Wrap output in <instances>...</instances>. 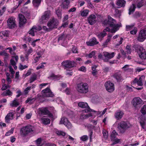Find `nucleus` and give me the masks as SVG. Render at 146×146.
<instances>
[{"label":"nucleus","instance_id":"obj_53","mask_svg":"<svg viewBox=\"0 0 146 146\" xmlns=\"http://www.w3.org/2000/svg\"><path fill=\"white\" fill-rule=\"evenodd\" d=\"M135 27L134 25H127L126 26V30L127 31H129L133 29Z\"/></svg>","mask_w":146,"mask_h":146},{"label":"nucleus","instance_id":"obj_20","mask_svg":"<svg viewBox=\"0 0 146 146\" xmlns=\"http://www.w3.org/2000/svg\"><path fill=\"white\" fill-rule=\"evenodd\" d=\"M14 113L12 111L7 114L5 118V121L6 123H10V120L13 119V116Z\"/></svg>","mask_w":146,"mask_h":146},{"label":"nucleus","instance_id":"obj_5","mask_svg":"<svg viewBox=\"0 0 146 146\" xmlns=\"http://www.w3.org/2000/svg\"><path fill=\"white\" fill-rule=\"evenodd\" d=\"M135 48L141 58L142 59L146 58V52L142 46L137 45L135 46Z\"/></svg>","mask_w":146,"mask_h":146},{"label":"nucleus","instance_id":"obj_28","mask_svg":"<svg viewBox=\"0 0 146 146\" xmlns=\"http://www.w3.org/2000/svg\"><path fill=\"white\" fill-rule=\"evenodd\" d=\"M78 105L79 107L83 108H87L89 107L88 104L85 102H80L78 103Z\"/></svg>","mask_w":146,"mask_h":146},{"label":"nucleus","instance_id":"obj_29","mask_svg":"<svg viewBox=\"0 0 146 146\" xmlns=\"http://www.w3.org/2000/svg\"><path fill=\"white\" fill-rule=\"evenodd\" d=\"M6 80L7 82V84H9L11 83L12 82V80L11 79V76L10 74L8 72L6 73Z\"/></svg>","mask_w":146,"mask_h":146},{"label":"nucleus","instance_id":"obj_13","mask_svg":"<svg viewBox=\"0 0 146 146\" xmlns=\"http://www.w3.org/2000/svg\"><path fill=\"white\" fill-rule=\"evenodd\" d=\"M106 90L109 92H112L114 90V84L110 81H108L105 84Z\"/></svg>","mask_w":146,"mask_h":146},{"label":"nucleus","instance_id":"obj_2","mask_svg":"<svg viewBox=\"0 0 146 146\" xmlns=\"http://www.w3.org/2000/svg\"><path fill=\"white\" fill-rule=\"evenodd\" d=\"M131 124L127 122L122 121L118 124L117 128L120 133H125L127 129L131 127Z\"/></svg>","mask_w":146,"mask_h":146},{"label":"nucleus","instance_id":"obj_61","mask_svg":"<svg viewBox=\"0 0 146 146\" xmlns=\"http://www.w3.org/2000/svg\"><path fill=\"white\" fill-rule=\"evenodd\" d=\"M126 50L127 53L128 54H130L131 53V49L130 46L129 45H127L126 47Z\"/></svg>","mask_w":146,"mask_h":146},{"label":"nucleus","instance_id":"obj_14","mask_svg":"<svg viewBox=\"0 0 146 146\" xmlns=\"http://www.w3.org/2000/svg\"><path fill=\"white\" fill-rule=\"evenodd\" d=\"M142 100L139 97H136L133 98L132 101V104L135 108H137L142 104Z\"/></svg>","mask_w":146,"mask_h":146},{"label":"nucleus","instance_id":"obj_1","mask_svg":"<svg viewBox=\"0 0 146 146\" xmlns=\"http://www.w3.org/2000/svg\"><path fill=\"white\" fill-rule=\"evenodd\" d=\"M108 20H105L103 21V24L104 25H109L110 27H112L111 32L112 33H115L121 26V24H116V21L115 20L112 18L110 15L108 16Z\"/></svg>","mask_w":146,"mask_h":146},{"label":"nucleus","instance_id":"obj_62","mask_svg":"<svg viewBox=\"0 0 146 146\" xmlns=\"http://www.w3.org/2000/svg\"><path fill=\"white\" fill-rule=\"evenodd\" d=\"M42 29L45 32H49L52 30L50 28L48 27V28H47L45 26L42 27Z\"/></svg>","mask_w":146,"mask_h":146},{"label":"nucleus","instance_id":"obj_33","mask_svg":"<svg viewBox=\"0 0 146 146\" xmlns=\"http://www.w3.org/2000/svg\"><path fill=\"white\" fill-rule=\"evenodd\" d=\"M37 75L35 74H33L31 76L29 81L30 83H31L36 79Z\"/></svg>","mask_w":146,"mask_h":146},{"label":"nucleus","instance_id":"obj_47","mask_svg":"<svg viewBox=\"0 0 146 146\" xmlns=\"http://www.w3.org/2000/svg\"><path fill=\"white\" fill-rule=\"evenodd\" d=\"M66 38V36L64 34H62L60 35L58 38V41L62 40L64 41Z\"/></svg>","mask_w":146,"mask_h":146},{"label":"nucleus","instance_id":"obj_24","mask_svg":"<svg viewBox=\"0 0 146 146\" xmlns=\"http://www.w3.org/2000/svg\"><path fill=\"white\" fill-rule=\"evenodd\" d=\"M122 72L119 71L115 73L113 75V77L115 78L117 81H119L123 80L121 76Z\"/></svg>","mask_w":146,"mask_h":146},{"label":"nucleus","instance_id":"obj_21","mask_svg":"<svg viewBox=\"0 0 146 146\" xmlns=\"http://www.w3.org/2000/svg\"><path fill=\"white\" fill-rule=\"evenodd\" d=\"M99 43L98 41L95 37H93L90 39L89 41L86 42V44L88 46H92L94 45L98 44Z\"/></svg>","mask_w":146,"mask_h":146},{"label":"nucleus","instance_id":"obj_15","mask_svg":"<svg viewBox=\"0 0 146 146\" xmlns=\"http://www.w3.org/2000/svg\"><path fill=\"white\" fill-rule=\"evenodd\" d=\"M103 55L104 56V62H108L109 60L113 58L115 55V53L112 52L110 54L108 52H104L103 53Z\"/></svg>","mask_w":146,"mask_h":146},{"label":"nucleus","instance_id":"obj_11","mask_svg":"<svg viewBox=\"0 0 146 146\" xmlns=\"http://www.w3.org/2000/svg\"><path fill=\"white\" fill-rule=\"evenodd\" d=\"M59 124H64L68 129H70L72 127L71 123L68 121L67 118L65 117H63L61 118Z\"/></svg>","mask_w":146,"mask_h":146},{"label":"nucleus","instance_id":"obj_57","mask_svg":"<svg viewBox=\"0 0 146 146\" xmlns=\"http://www.w3.org/2000/svg\"><path fill=\"white\" fill-rule=\"evenodd\" d=\"M56 134L58 135L64 136L65 135V133L64 132L61 131H56Z\"/></svg>","mask_w":146,"mask_h":146},{"label":"nucleus","instance_id":"obj_17","mask_svg":"<svg viewBox=\"0 0 146 146\" xmlns=\"http://www.w3.org/2000/svg\"><path fill=\"white\" fill-rule=\"evenodd\" d=\"M87 21L90 25H93L96 21V16L94 15L91 14L87 18Z\"/></svg>","mask_w":146,"mask_h":146},{"label":"nucleus","instance_id":"obj_34","mask_svg":"<svg viewBox=\"0 0 146 146\" xmlns=\"http://www.w3.org/2000/svg\"><path fill=\"white\" fill-rule=\"evenodd\" d=\"M19 104V103L18 102L17 100L15 99L10 104V105L12 107H16Z\"/></svg>","mask_w":146,"mask_h":146},{"label":"nucleus","instance_id":"obj_39","mask_svg":"<svg viewBox=\"0 0 146 146\" xmlns=\"http://www.w3.org/2000/svg\"><path fill=\"white\" fill-rule=\"evenodd\" d=\"M89 10L85 9L81 12V15L82 17H86L88 14Z\"/></svg>","mask_w":146,"mask_h":146},{"label":"nucleus","instance_id":"obj_9","mask_svg":"<svg viewBox=\"0 0 146 146\" xmlns=\"http://www.w3.org/2000/svg\"><path fill=\"white\" fill-rule=\"evenodd\" d=\"M7 23V26L9 29H13L16 26L15 18L13 17H10L8 19Z\"/></svg>","mask_w":146,"mask_h":146},{"label":"nucleus","instance_id":"obj_35","mask_svg":"<svg viewBox=\"0 0 146 146\" xmlns=\"http://www.w3.org/2000/svg\"><path fill=\"white\" fill-rule=\"evenodd\" d=\"M123 70L125 72H132L133 70L129 68V65H125L122 68Z\"/></svg>","mask_w":146,"mask_h":146},{"label":"nucleus","instance_id":"obj_37","mask_svg":"<svg viewBox=\"0 0 146 146\" xmlns=\"http://www.w3.org/2000/svg\"><path fill=\"white\" fill-rule=\"evenodd\" d=\"M135 8V6L134 4H132V5L130 6L129 9V15L131 14L134 11Z\"/></svg>","mask_w":146,"mask_h":146},{"label":"nucleus","instance_id":"obj_16","mask_svg":"<svg viewBox=\"0 0 146 146\" xmlns=\"http://www.w3.org/2000/svg\"><path fill=\"white\" fill-rule=\"evenodd\" d=\"M38 113L39 114L41 115H47L50 116L52 114L47 108H40L39 109Z\"/></svg>","mask_w":146,"mask_h":146},{"label":"nucleus","instance_id":"obj_63","mask_svg":"<svg viewBox=\"0 0 146 146\" xmlns=\"http://www.w3.org/2000/svg\"><path fill=\"white\" fill-rule=\"evenodd\" d=\"M146 68H139V67H137L135 69V70L136 72H139L141 71H142L145 70Z\"/></svg>","mask_w":146,"mask_h":146},{"label":"nucleus","instance_id":"obj_7","mask_svg":"<svg viewBox=\"0 0 146 146\" xmlns=\"http://www.w3.org/2000/svg\"><path fill=\"white\" fill-rule=\"evenodd\" d=\"M137 39L140 42H143L146 39V26L140 31Z\"/></svg>","mask_w":146,"mask_h":146},{"label":"nucleus","instance_id":"obj_19","mask_svg":"<svg viewBox=\"0 0 146 146\" xmlns=\"http://www.w3.org/2000/svg\"><path fill=\"white\" fill-rule=\"evenodd\" d=\"M145 78V76H143L140 77L139 79L137 78H135L133 81V84L137 83V85L139 86L143 85V82Z\"/></svg>","mask_w":146,"mask_h":146},{"label":"nucleus","instance_id":"obj_50","mask_svg":"<svg viewBox=\"0 0 146 146\" xmlns=\"http://www.w3.org/2000/svg\"><path fill=\"white\" fill-rule=\"evenodd\" d=\"M88 137L86 135H84L80 137V139L82 141H85L88 139Z\"/></svg>","mask_w":146,"mask_h":146},{"label":"nucleus","instance_id":"obj_48","mask_svg":"<svg viewBox=\"0 0 146 146\" xmlns=\"http://www.w3.org/2000/svg\"><path fill=\"white\" fill-rule=\"evenodd\" d=\"M86 109L83 110L82 111L83 113H87L90 111H93L94 112H96V111L93 110H92L90 109V108L89 106L88 107H87V108H86Z\"/></svg>","mask_w":146,"mask_h":146},{"label":"nucleus","instance_id":"obj_45","mask_svg":"<svg viewBox=\"0 0 146 146\" xmlns=\"http://www.w3.org/2000/svg\"><path fill=\"white\" fill-rule=\"evenodd\" d=\"M0 35H3L4 37H7L9 36V32L7 31H3L0 33Z\"/></svg>","mask_w":146,"mask_h":146},{"label":"nucleus","instance_id":"obj_42","mask_svg":"<svg viewBox=\"0 0 146 146\" xmlns=\"http://www.w3.org/2000/svg\"><path fill=\"white\" fill-rule=\"evenodd\" d=\"M92 116V114L90 113L89 114H86V115H83V114H82L81 115L80 117L81 118H82L83 119H86Z\"/></svg>","mask_w":146,"mask_h":146},{"label":"nucleus","instance_id":"obj_26","mask_svg":"<svg viewBox=\"0 0 146 146\" xmlns=\"http://www.w3.org/2000/svg\"><path fill=\"white\" fill-rule=\"evenodd\" d=\"M41 120L42 123L44 125L49 124L50 123V119L48 118L44 117H42L41 118Z\"/></svg>","mask_w":146,"mask_h":146},{"label":"nucleus","instance_id":"obj_31","mask_svg":"<svg viewBox=\"0 0 146 146\" xmlns=\"http://www.w3.org/2000/svg\"><path fill=\"white\" fill-rule=\"evenodd\" d=\"M42 0H33L32 3L35 7H38L40 5Z\"/></svg>","mask_w":146,"mask_h":146},{"label":"nucleus","instance_id":"obj_27","mask_svg":"<svg viewBox=\"0 0 146 146\" xmlns=\"http://www.w3.org/2000/svg\"><path fill=\"white\" fill-rule=\"evenodd\" d=\"M118 135V133H116L115 130H113L111 133L110 135L111 139L112 141H114L118 139L116 138V136Z\"/></svg>","mask_w":146,"mask_h":146},{"label":"nucleus","instance_id":"obj_36","mask_svg":"<svg viewBox=\"0 0 146 146\" xmlns=\"http://www.w3.org/2000/svg\"><path fill=\"white\" fill-rule=\"evenodd\" d=\"M112 36V35H111L110 34L108 35L107 39L103 44L104 45L106 46L108 44V43L110 41L111 38Z\"/></svg>","mask_w":146,"mask_h":146},{"label":"nucleus","instance_id":"obj_40","mask_svg":"<svg viewBox=\"0 0 146 146\" xmlns=\"http://www.w3.org/2000/svg\"><path fill=\"white\" fill-rule=\"evenodd\" d=\"M140 111L143 115L146 114V104L144 105L141 107Z\"/></svg>","mask_w":146,"mask_h":146},{"label":"nucleus","instance_id":"obj_54","mask_svg":"<svg viewBox=\"0 0 146 146\" xmlns=\"http://www.w3.org/2000/svg\"><path fill=\"white\" fill-rule=\"evenodd\" d=\"M15 81L17 82H18L19 80V72H17L15 73Z\"/></svg>","mask_w":146,"mask_h":146},{"label":"nucleus","instance_id":"obj_18","mask_svg":"<svg viewBox=\"0 0 146 146\" xmlns=\"http://www.w3.org/2000/svg\"><path fill=\"white\" fill-rule=\"evenodd\" d=\"M19 27H22L27 22V19L23 15L19 14Z\"/></svg>","mask_w":146,"mask_h":146},{"label":"nucleus","instance_id":"obj_44","mask_svg":"<svg viewBox=\"0 0 146 146\" xmlns=\"http://www.w3.org/2000/svg\"><path fill=\"white\" fill-rule=\"evenodd\" d=\"M97 67V66H94L92 67V73L93 75L94 76L96 75L97 73V71L96 69V68Z\"/></svg>","mask_w":146,"mask_h":146},{"label":"nucleus","instance_id":"obj_41","mask_svg":"<svg viewBox=\"0 0 146 146\" xmlns=\"http://www.w3.org/2000/svg\"><path fill=\"white\" fill-rule=\"evenodd\" d=\"M95 51H92L89 54H86V56L91 58L95 56Z\"/></svg>","mask_w":146,"mask_h":146},{"label":"nucleus","instance_id":"obj_59","mask_svg":"<svg viewBox=\"0 0 146 146\" xmlns=\"http://www.w3.org/2000/svg\"><path fill=\"white\" fill-rule=\"evenodd\" d=\"M137 28L135 27L134 29H132V30L130 31V33L132 35H135L137 33Z\"/></svg>","mask_w":146,"mask_h":146},{"label":"nucleus","instance_id":"obj_60","mask_svg":"<svg viewBox=\"0 0 146 146\" xmlns=\"http://www.w3.org/2000/svg\"><path fill=\"white\" fill-rule=\"evenodd\" d=\"M31 87H28L26 88L24 91L25 94H27L29 91L31 90Z\"/></svg>","mask_w":146,"mask_h":146},{"label":"nucleus","instance_id":"obj_58","mask_svg":"<svg viewBox=\"0 0 146 146\" xmlns=\"http://www.w3.org/2000/svg\"><path fill=\"white\" fill-rule=\"evenodd\" d=\"M56 13L59 19H61L62 17L61 14L59 10H57L56 11Z\"/></svg>","mask_w":146,"mask_h":146},{"label":"nucleus","instance_id":"obj_4","mask_svg":"<svg viewBox=\"0 0 146 146\" xmlns=\"http://www.w3.org/2000/svg\"><path fill=\"white\" fill-rule=\"evenodd\" d=\"M88 85L85 83H80L77 85L78 92L81 93L85 94L88 92Z\"/></svg>","mask_w":146,"mask_h":146},{"label":"nucleus","instance_id":"obj_22","mask_svg":"<svg viewBox=\"0 0 146 146\" xmlns=\"http://www.w3.org/2000/svg\"><path fill=\"white\" fill-rule=\"evenodd\" d=\"M124 114L123 111L119 110L115 113L114 116L117 120H119L122 118Z\"/></svg>","mask_w":146,"mask_h":146},{"label":"nucleus","instance_id":"obj_56","mask_svg":"<svg viewBox=\"0 0 146 146\" xmlns=\"http://www.w3.org/2000/svg\"><path fill=\"white\" fill-rule=\"evenodd\" d=\"M14 129L13 128H11L9 131L7 132L5 134L6 136H8L11 135L13 133Z\"/></svg>","mask_w":146,"mask_h":146},{"label":"nucleus","instance_id":"obj_10","mask_svg":"<svg viewBox=\"0 0 146 146\" xmlns=\"http://www.w3.org/2000/svg\"><path fill=\"white\" fill-rule=\"evenodd\" d=\"M41 93L44 97H53L54 96V94L51 92L49 88H47L42 90L41 92Z\"/></svg>","mask_w":146,"mask_h":146},{"label":"nucleus","instance_id":"obj_3","mask_svg":"<svg viewBox=\"0 0 146 146\" xmlns=\"http://www.w3.org/2000/svg\"><path fill=\"white\" fill-rule=\"evenodd\" d=\"M35 131L33 126L28 125L22 128L20 130V133L21 135L25 137L30 133H32Z\"/></svg>","mask_w":146,"mask_h":146},{"label":"nucleus","instance_id":"obj_12","mask_svg":"<svg viewBox=\"0 0 146 146\" xmlns=\"http://www.w3.org/2000/svg\"><path fill=\"white\" fill-rule=\"evenodd\" d=\"M50 13L49 11H45L39 20L40 23H43L46 22L50 18Z\"/></svg>","mask_w":146,"mask_h":146},{"label":"nucleus","instance_id":"obj_64","mask_svg":"<svg viewBox=\"0 0 146 146\" xmlns=\"http://www.w3.org/2000/svg\"><path fill=\"white\" fill-rule=\"evenodd\" d=\"M142 128L145 129V123L143 120H141L140 122Z\"/></svg>","mask_w":146,"mask_h":146},{"label":"nucleus","instance_id":"obj_43","mask_svg":"<svg viewBox=\"0 0 146 146\" xmlns=\"http://www.w3.org/2000/svg\"><path fill=\"white\" fill-rule=\"evenodd\" d=\"M35 99V98H29L27 99L25 102L26 103H29L30 104H31L33 103Z\"/></svg>","mask_w":146,"mask_h":146},{"label":"nucleus","instance_id":"obj_25","mask_svg":"<svg viewBox=\"0 0 146 146\" xmlns=\"http://www.w3.org/2000/svg\"><path fill=\"white\" fill-rule=\"evenodd\" d=\"M126 2L124 0H117L116 4L118 6V8L124 7L125 5Z\"/></svg>","mask_w":146,"mask_h":146},{"label":"nucleus","instance_id":"obj_55","mask_svg":"<svg viewBox=\"0 0 146 146\" xmlns=\"http://www.w3.org/2000/svg\"><path fill=\"white\" fill-rule=\"evenodd\" d=\"M28 67V66L27 65H23L20 64L19 67V68L20 70H22L24 69L27 68Z\"/></svg>","mask_w":146,"mask_h":146},{"label":"nucleus","instance_id":"obj_30","mask_svg":"<svg viewBox=\"0 0 146 146\" xmlns=\"http://www.w3.org/2000/svg\"><path fill=\"white\" fill-rule=\"evenodd\" d=\"M70 1L69 0H65L62 4L63 8L65 9H67L68 7Z\"/></svg>","mask_w":146,"mask_h":146},{"label":"nucleus","instance_id":"obj_51","mask_svg":"<svg viewBox=\"0 0 146 146\" xmlns=\"http://www.w3.org/2000/svg\"><path fill=\"white\" fill-rule=\"evenodd\" d=\"M103 133L104 137L105 139H107L108 136V132L106 130H104L103 131Z\"/></svg>","mask_w":146,"mask_h":146},{"label":"nucleus","instance_id":"obj_32","mask_svg":"<svg viewBox=\"0 0 146 146\" xmlns=\"http://www.w3.org/2000/svg\"><path fill=\"white\" fill-rule=\"evenodd\" d=\"M13 93L9 90H8L3 92L2 95L4 96H12Z\"/></svg>","mask_w":146,"mask_h":146},{"label":"nucleus","instance_id":"obj_52","mask_svg":"<svg viewBox=\"0 0 146 146\" xmlns=\"http://www.w3.org/2000/svg\"><path fill=\"white\" fill-rule=\"evenodd\" d=\"M0 55L6 57H8L9 54L5 51L4 50L0 52Z\"/></svg>","mask_w":146,"mask_h":146},{"label":"nucleus","instance_id":"obj_6","mask_svg":"<svg viewBox=\"0 0 146 146\" xmlns=\"http://www.w3.org/2000/svg\"><path fill=\"white\" fill-rule=\"evenodd\" d=\"M59 23V21L54 17L51 18L48 22L47 26L50 28L51 30L56 28Z\"/></svg>","mask_w":146,"mask_h":146},{"label":"nucleus","instance_id":"obj_49","mask_svg":"<svg viewBox=\"0 0 146 146\" xmlns=\"http://www.w3.org/2000/svg\"><path fill=\"white\" fill-rule=\"evenodd\" d=\"M106 33H101L98 34L97 36L99 38H103L106 35Z\"/></svg>","mask_w":146,"mask_h":146},{"label":"nucleus","instance_id":"obj_38","mask_svg":"<svg viewBox=\"0 0 146 146\" xmlns=\"http://www.w3.org/2000/svg\"><path fill=\"white\" fill-rule=\"evenodd\" d=\"M50 79H55V80H58L61 77L60 76L55 75L54 74H52L50 76Z\"/></svg>","mask_w":146,"mask_h":146},{"label":"nucleus","instance_id":"obj_23","mask_svg":"<svg viewBox=\"0 0 146 146\" xmlns=\"http://www.w3.org/2000/svg\"><path fill=\"white\" fill-rule=\"evenodd\" d=\"M41 29L40 27L38 28H37L36 26H34L32 28L29 32V35H31L32 36H35V33L38 30H40Z\"/></svg>","mask_w":146,"mask_h":146},{"label":"nucleus","instance_id":"obj_46","mask_svg":"<svg viewBox=\"0 0 146 146\" xmlns=\"http://www.w3.org/2000/svg\"><path fill=\"white\" fill-rule=\"evenodd\" d=\"M11 86L9 84H7V85L6 84H4L2 85V87L1 88V90H6L8 88H10Z\"/></svg>","mask_w":146,"mask_h":146},{"label":"nucleus","instance_id":"obj_8","mask_svg":"<svg viewBox=\"0 0 146 146\" xmlns=\"http://www.w3.org/2000/svg\"><path fill=\"white\" fill-rule=\"evenodd\" d=\"M62 64L63 66L64 67L65 69L71 68L76 66V64L74 61L68 60L63 61L62 63Z\"/></svg>","mask_w":146,"mask_h":146}]
</instances>
